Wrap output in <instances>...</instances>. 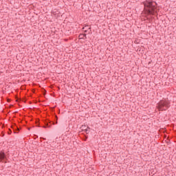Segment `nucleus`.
<instances>
[{"label":"nucleus","instance_id":"f257e3e1","mask_svg":"<svg viewBox=\"0 0 176 176\" xmlns=\"http://www.w3.org/2000/svg\"><path fill=\"white\" fill-rule=\"evenodd\" d=\"M144 6V13L146 14L155 16L156 13V9L157 8V3L153 0H145L142 2Z\"/></svg>","mask_w":176,"mask_h":176},{"label":"nucleus","instance_id":"f03ea898","mask_svg":"<svg viewBox=\"0 0 176 176\" xmlns=\"http://www.w3.org/2000/svg\"><path fill=\"white\" fill-rule=\"evenodd\" d=\"M169 107L170 102L163 100L157 104V108L159 111H167Z\"/></svg>","mask_w":176,"mask_h":176},{"label":"nucleus","instance_id":"7ed1b4c3","mask_svg":"<svg viewBox=\"0 0 176 176\" xmlns=\"http://www.w3.org/2000/svg\"><path fill=\"white\" fill-rule=\"evenodd\" d=\"M55 119H56V122L49 120V119H45L43 120V123H44V126H43V129H50L52 127V124H57V123H58L57 122V120H58V118L57 117V116H54Z\"/></svg>","mask_w":176,"mask_h":176},{"label":"nucleus","instance_id":"20e7f679","mask_svg":"<svg viewBox=\"0 0 176 176\" xmlns=\"http://www.w3.org/2000/svg\"><path fill=\"white\" fill-rule=\"evenodd\" d=\"M7 160L6 154L3 152H0V163H7Z\"/></svg>","mask_w":176,"mask_h":176},{"label":"nucleus","instance_id":"39448f33","mask_svg":"<svg viewBox=\"0 0 176 176\" xmlns=\"http://www.w3.org/2000/svg\"><path fill=\"white\" fill-rule=\"evenodd\" d=\"M12 129L15 134H17L20 131V129L16 125H12Z\"/></svg>","mask_w":176,"mask_h":176},{"label":"nucleus","instance_id":"423d86ee","mask_svg":"<svg viewBox=\"0 0 176 176\" xmlns=\"http://www.w3.org/2000/svg\"><path fill=\"white\" fill-rule=\"evenodd\" d=\"M84 32H87L88 30H91V28H89V25H86L82 28Z\"/></svg>","mask_w":176,"mask_h":176},{"label":"nucleus","instance_id":"0eeeda50","mask_svg":"<svg viewBox=\"0 0 176 176\" xmlns=\"http://www.w3.org/2000/svg\"><path fill=\"white\" fill-rule=\"evenodd\" d=\"M78 38H80V39H86L87 37L86 34H79Z\"/></svg>","mask_w":176,"mask_h":176},{"label":"nucleus","instance_id":"6e6552de","mask_svg":"<svg viewBox=\"0 0 176 176\" xmlns=\"http://www.w3.org/2000/svg\"><path fill=\"white\" fill-rule=\"evenodd\" d=\"M82 131H85L86 133V134H89V133H90V128L87 127L85 129H82Z\"/></svg>","mask_w":176,"mask_h":176},{"label":"nucleus","instance_id":"1a4fd4ad","mask_svg":"<svg viewBox=\"0 0 176 176\" xmlns=\"http://www.w3.org/2000/svg\"><path fill=\"white\" fill-rule=\"evenodd\" d=\"M36 124L37 127H41V126L39 125V124H39V120H37L36 121Z\"/></svg>","mask_w":176,"mask_h":176},{"label":"nucleus","instance_id":"9d476101","mask_svg":"<svg viewBox=\"0 0 176 176\" xmlns=\"http://www.w3.org/2000/svg\"><path fill=\"white\" fill-rule=\"evenodd\" d=\"M8 134H9V135L12 134V130H10V129L9 130Z\"/></svg>","mask_w":176,"mask_h":176},{"label":"nucleus","instance_id":"9b49d317","mask_svg":"<svg viewBox=\"0 0 176 176\" xmlns=\"http://www.w3.org/2000/svg\"><path fill=\"white\" fill-rule=\"evenodd\" d=\"M86 129V126H82V130H85Z\"/></svg>","mask_w":176,"mask_h":176}]
</instances>
